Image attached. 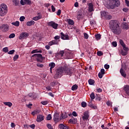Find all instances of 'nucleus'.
<instances>
[{"mask_svg": "<svg viewBox=\"0 0 129 129\" xmlns=\"http://www.w3.org/2000/svg\"><path fill=\"white\" fill-rule=\"evenodd\" d=\"M24 20H25V17H24V16L20 17V22H24Z\"/></svg>", "mask_w": 129, "mask_h": 129, "instance_id": "13d9d810", "label": "nucleus"}, {"mask_svg": "<svg viewBox=\"0 0 129 129\" xmlns=\"http://www.w3.org/2000/svg\"><path fill=\"white\" fill-rule=\"evenodd\" d=\"M84 37L85 39H88V38H89V35H88V34H87L86 33H84Z\"/></svg>", "mask_w": 129, "mask_h": 129, "instance_id": "c03bdc74", "label": "nucleus"}, {"mask_svg": "<svg viewBox=\"0 0 129 129\" xmlns=\"http://www.w3.org/2000/svg\"><path fill=\"white\" fill-rule=\"evenodd\" d=\"M88 83L90 85H93V84H94V83H95V81H94V80L90 79L88 80Z\"/></svg>", "mask_w": 129, "mask_h": 129, "instance_id": "cd10ccee", "label": "nucleus"}, {"mask_svg": "<svg viewBox=\"0 0 129 129\" xmlns=\"http://www.w3.org/2000/svg\"><path fill=\"white\" fill-rule=\"evenodd\" d=\"M28 96L29 97H31V98H33V99H35V93H30L28 94Z\"/></svg>", "mask_w": 129, "mask_h": 129, "instance_id": "72a5a7b5", "label": "nucleus"}, {"mask_svg": "<svg viewBox=\"0 0 129 129\" xmlns=\"http://www.w3.org/2000/svg\"><path fill=\"white\" fill-rule=\"evenodd\" d=\"M3 103L5 105L9 106V107H12L13 106V103L11 102H3Z\"/></svg>", "mask_w": 129, "mask_h": 129, "instance_id": "412c9836", "label": "nucleus"}, {"mask_svg": "<svg viewBox=\"0 0 129 129\" xmlns=\"http://www.w3.org/2000/svg\"><path fill=\"white\" fill-rule=\"evenodd\" d=\"M57 55H58L59 56V57H63V56L64 55V51L63 50H61L59 52H58L57 53Z\"/></svg>", "mask_w": 129, "mask_h": 129, "instance_id": "c756f323", "label": "nucleus"}, {"mask_svg": "<svg viewBox=\"0 0 129 129\" xmlns=\"http://www.w3.org/2000/svg\"><path fill=\"white\" fill-rule=\"evenodd\" d=\"M62 129H69V126H68L67 125H63Z\"/></svg>", "mask_w": 129, "mask_h": 129, "instance_id": "338daca9", "label": "nucleus"}, {"mask_svg": "<svg viewBox=\"0 0 129 129\" xmlns=\"http://www.w3.org/2000/svg\"><path fill=\"white\" fill-rule=\"evenodd\" d=\"M109 28L115 35L121 34V28L119 26V22L116 20H112L109 23Z\"/></svg>", "mask_w": 129, "mask_h": 129, "instance_id": "f03ea898", "label": "nucleus"}, {"mask_svg": "<svg viewBox=\"0 0 129 129\" xmlns=\"http://www.w3.org/2000/svg\"><path fill=\"white\" fill-rule=\"evenodd\" d=\"M32 57H35V59H36V61L37 62H40V63H42L43 61L45 60V57H43V55L40 53L33 54Z\"/></svg>", "mask_w": 129, "mask_h": 129, "instance_id": "39448f33", "label": "nucleus"}, {"mask_svg": "<svg viewBox=\"0 0 129 129\" xmlns=\"http://www.w3.org/2000/svg\"><path fill=\"white\" fill-rule=\"evenodd\" d=\"M61 39L62 40H69V36L68 35H65L63 32L60 33Z\"/></svg>", "mask_w": 129, "mask_h": 129, "instance_id": "f3484780", "label": "nucleus"}, {"mask_svg": "<svg viewBox=\"0 0 129 129\" xmlns=\"http://www.w3.org/2000/svg\"><path fill=\"white\" fill-rule=\"evenodd\" d=\"M57 82L54 81L50 84V85L51 86H55V85H57Z\"/></svg>", "mask_w": 129, "mask_h": 129, "instance_id": "603ef678", "label": "nucleus"}, {"mask_svg": "<svg viewBox=\"0 0 129 129\" xmlns=\"http://www.w3.org/2000/svg\"><path fill=\"white\" fill-rule=\"evenodd\" d=\"M69 123H71L72 124H76V123H77V118L73 117L69 120Z\"/></svg>", "mask_w": 129, "mask_h": 129, "instance_id": "2eb2a0df", "label": "nucleus"}, {"mask_svg": "<svg viewBox=\"0 0 129 129\" xmlns=\"http://www.w3.org/2000/svg\"><path fill=\"white\" fill-rule=\"evenodd\" d=\"M12 25L15 26L16 27H19L20 26V22L16 21L15 22H12Z\"/></svg>", "mask_w": 129, "mask_h": 129, "instance_id": "7c9ffc66", "label": "nucleus"}, {"mask_svg": "<svg viewBox=\"0 0 129 129\" xmlns=\"http://www.w3.org/2000/svg\"><path fill=\"white\" fill-rule=\"evenodd\" d=\"M67 117H68V115H67L66 112L61 113L60 119H65V118H67Z\"/></svg>", "mask_w": 129, "mask_h": 129, "instance_id": "a211bd4d", "label": "nucleus"}, {"mask_svg": "<svg viewBox=\"0 0 129 129\" xmlns=\"http://www.w3.org/2000/svg\"><path fill=\"white\" fill-rule=\"evenodd\" d=\"M89 118V113L88 111H85L84 113V116H82L83 120H87Z\"/></svg>", "mask_w": 129, "mask_h": 129, "instance_id": "f8f14e48", "label": "nucleus"}, {"mask_svg": "<svg viewBox=\"0 0 129 129\" xmlns=\"http://www.w3.org/2000/svg\"><path fill=\"white\" fill-rule=\"evenodd\" d=\"M63 126H64V124H62V123L59 124L58 125V127H59V128H60V129H63Z\"/></svg>", "mask_w": 129, "mask_h": 129, "instance_id": "6e6d98bb", "label": "nucleus"}, {"mask_svg": "<svg viewBox=\"0 0 129 129\" xmlns=\"http://www.w3.org/2000/svg\"><path fill=\"white\" fill-rule=\"evenodd\" d=\"M0 29L3 32H8V31H9V25L7 24H3L0 27Z\"/></svg>", "mask_w": 129, "mask_h": 129, "instance_id": "9d476101", "label": "nucleus"}, {"mask_svg": "<svg viewBox=\"0 0 129 129\" xmlns=\"http://www.w3.org/2000/svg\"><path fill=\"white\" fill-rule=\"evenodd\" d=\"M121 54L122 56H126L127 54V51L122 50L121 51Z\"/></svg>", "mask_w": 129, "mask_h": 129, "instance_id": "58836bf2", "label": "nucleus"}, {"mask_svg": "<svg viewBox=\"0 0 129 129\" xmlns=\"http://www.w3.org/2000/svg\"><path fill=\"white\" fill-rule=\"evenodd\" d=\"M25 3V5H30L32 4V1L30 0H24Z\"/></svg>", "mask_w": 129, "mask_h": 129, "instance_id": "f704fd0d", "label": "nucleus"}, {"mask_svg": "<svg viewBox=\"0 0 129 129\" xmlns=\"http://www.w3.org/2000/svg\"><path fill=\"white\" fill-rule=\"evenodd\" d=\"M91 108H93V109H96L97 108V106L96 105H94V104L92 105V106H91Z\"/></svg>", "mask_w": 129, "mask_h": 129, "instance_id": "69168bd1", "label": "nucleus"}, {"mask_svg": "<svg viewBox=\"0 0 129 129\" xmlns=\"http://www.w3.org/2000/svg\"><path fill=\"white\" fill-rule=\"evenodd\" d=\"M88 6V12H89V13H92V12H94V9H93V4H92V3H89Z\"/></svg>", "mask_w": 129, "mask_h": 129, "instance_id": "dca6fc26", "label": "nucleus"}, {"mask_svg": "<svg viewBox=\"0 0 129 129\" xmlns=\"http://www.w3.org/2000/svg\"><path fill=\"white\" fill-rule=\"evenodd\" d=\"M41 104H42L43 105H47V104H48V103H49V101H41Z\"/></svg>", "mask_w": 129, "mask_h": 129, "instance_id": "c9c22d12", "label": "nucleus"}, {"mask_svg": "<svg viewBox=\"0 0 129 129\" xmlns=\"http://www.w3.org/2000/svg\"><path fill=\"white\" fill-rule=\"evenodd\" d=\"M15 37H16V34H15V33L11 34L9 35L10 39H13V38H15Z\"/></svg>", "mask_w": 129, "mask_h": 129, "instance_id": "37998d69", "label": "nucleus"}, {"mask_svg": "<svg viewBox=\"0 0 129 129\" xmlns=\"http://www.w3.org/2000/svg\"><path fill=\"white\" fill-rule=\"evenodd\" d=\"M17 59H19V54H16L13 58V60L14 61H16L17 60Z\"/></svg>", "mask_w": 129, "mask_h": 129, "instance_id": "09e8293b", "label": "nucleus"}, {"mask_svg": "<svg viewBox=\"0 0 129 129\" xmlns=\"http://www.w3.org/2000/svg\"><path fill=\"white\" fill-rule=\"evenodd\" d=\"M77 89H78V85L75 84L72 86V90H73V91H75V90H77Z\"/></svg>", "mask_w": 129, "mask_h": 129, "instance_id": "bb28decb", "label": "nucleus"}, {"mask_svg": "<svg viewBox=\"0 0 129 129\" xmlns=\"http://www.w3.org/2000/svg\"><path fill=\"white\" fill-rule=\"evenodd\" d=\"M101 18H104L105 19H108L109 20H110V19L111 18V16L108 15V13L104 11L101 12Z\"/></svg>", "mask_w": 129, "mask_h": 129, "instance_id": "0eeeda50", "label": "nucleus"}, {"mask_svg": "<svg viewBox=\"0 0 129 129\" xmlns=\"http://www.w3.org/2000/svg\"><path fill=\"white\" fill-rule=\"evenodd\" d=\"M122 47H123V50H124V51H126V52H127V51H128V47H126L125 46H125H123Z\"/></svg>", "mask_w": 129, "mask_h": 129, "instance_id": "4d7b16f0", "label": "nucleus"}, {"mask_svg": "<svg viewBox=\"0 0 129 129\" xmlns=\"http://www.w3.org/2000/svg\"><path fill=\"white\" fill-rule=\"evenodd\" d=\"M81 105L82 107H86V105H87L86 102H82L81 103Z\"/></svg>", "mask_w": 129, "mask_h": 129, "instance_id": "3c124183", "label": "nucleus"}, {"mask_svg": "<svg viewBox=\"0 0 129 129\" xmlns=\"http://www.w3.org/2000/svg\"><path fill=\"white\" fill-rule=\"evenodd\" d=\"M120 5L119 0H105V6L107 9H111L113 10L115 8V6L119 7Z\"/></svg>", "mask_w": 129, "mask_h": 129, "instance_id": "7ed1b4c3", "label": "nucleus"}, {"mask_svg": "<svg viewBox=\"0 0 129 129\" xmlns=\"http://www.w3.org/2000/svg\"><path fill=\"white\" fill-rule=\"evenodd\" d=\"M104 68L106 69H109V65L108 64H105Z\"/></svg>", "mask_w": 129, "mask_h": 129, "instance_id": "774afa93", "label": "nucleus"}, {"mask_svg": "<svg viewBox=\"0 0 129 129\" xmlns=\"http://www.w3.org/2000/svg\"><path fill=\"white\" fill-rule=\"evenodd\" d=\"M112 44L113 47H116L117 46V42L116 41H113Z\"/></svg>", "mask_w": 129, "mask_h": 129, "instance_id": "864d4df0", "label": "nucleus"}, {"mask_svg": "<svg viewBox=\"0 0 129 129\" xmlns=\"http://www.w3.org/2000/svg\"><path fill=\"white\" fill-rule=\"evenodd\" d=\"M40 19H42V15H39L38 16H36L35 17H33L32 18V20L33 21H38V20H40Z\"/></svg>", "mask_w": 129, "mask_h": 129, "instance_id": "a878e982", "label": "nucleus"}, {"mask_svg": "<svg viewBox=\"0 0 129 129\" xmlns=\"http://www.w3.org/2000/svg\"><path fill=\"white\" fill-rule=\"evenodd\" d=\"M12 2L15 5V7H18L20 5V0H12Z\"/></svg>", "mask_w": 129, "mask_h": 129, "instance_id": "5701e85b", "label": "nucleus"}, {"mask_svg": "<svg viewBox=\"0 0 129 129\" xmlns=\"http://www.w3.org/2000/svg\"><path fill=\"white\" fill-rule=\"evenodd\" d=\"M3 50V52H5L6 53H8V52H9V48L8 47H5Z\"/></svg>", "mask_w": 129, "mask_h": 129, "instance_id": "de8ad7c7", "label": "nucleus"}, {"mask_svg": "<svg viewBox=\"0 0 129 129\" xmlns=\"http://www.w3.org/2000/svg\"><path fill=\"white\" fill-rule=\"evenodd\" d=\"M36 65L37 67H39V68H43V67H44V64H41L40 63H37Z\"/></svg>", "mask_w": 129, "mask_h": 129, "instance_id": "79ce46f5", "label": "nucleus"}, {"mask_svg": "<svg viewBox=\"0 0 129 129\" xmlns=\"http://www.w3.org/2000/svg\"><path fill=\"white\" fill-rule=\"evenodd\" d=\"M8 14V6L5 4H2L0 6V16L5 17Z\"/></svg>", "mask_w": 129, "mask_h": 129, "instance_id": "20e7f679", "label": "nucleus"}, {"mask_svg": "<svg viewBox=\"0 0 129 129\" xmlns=\"http://www.w3.org/2000/svg\"><path fill=\"white\" fill-rule=\"evenodd\" d=\"M63 73H64L66 75H69L71 76L73 73V71L67 67H61L58 69L55 74V79H58L63 75Z\"/></svg>", "mask_w": 129, "mask_h": 129, "instance_id": "f257e3e1", "label": "nucleus"}, {"mask_svg": "<svg viewBox=\"0 0 129 129\" xmlns=\"http://www.w3.org/2000/svg\"><path fill=\"white\" fill-rule=\"evenodd\" d=\"M77 19L78 20H80L81 19V17H82V14L80 13H78L77 14Z\"/></svg>", "mask_w": 129, "mask_h": 129, "instance_id": "4c0bfd02", "label": "nucleus"}, {"mask_svg": "<svg viewBox=\"0 0 129 129\" xmlns=\"http://www.w3.org/2000/svg\"><path fill=\"white\" fill-rule=\"evenodd\" d=\"M106 104L108 106H110L111 105H112V102H110V101H108L106 102Z\"/></svg>", "mask_w": 129, "mask_h": 129, "instance_id": "8fccbe9b", "label": "nucleus"}, {"mask_svg": "<svg viewBox=\"0 0 129 129\" xmlns=\"http://www.w3.org/2000/svg\"><path fill=\"white\" fill-rule=\"evenodd\" d=\"M119 43H120V45H122V47L123 46H125V44H124V42H123V40L120 39L119 40Z\"/></svg>", "mask_w": 129, "mask_h": 129, "instance_id": "a18cd8bd", "label": "nucleus"}, {"mask_svg": "<svg viewBox=\"0 0 129 129\" xmlns=\"http://www.w3.org/2000/svg\"><path fill=\"white\" fill-rule=\"evenodd\" d=\"M96 100H98V101H101V96H97L96 97Z\"/></svg>", "mask_w": 129, "mask_h": 129, "instance_id": "052dcab7", "label": "nucleus"}, {"mask_svg": "<svg viewBox=\"0 0 129 129\" xmlns=\"http://www.w3.org/2000/svg\"><path fill=\"white\" fill-rule=\"evenodd\" d=\"M35 53H42V50L39 49H36L31 51V54H35Z\"/></svg>", "mask_w": 129, "mask_h": 129, "instance_id": "393cba45", "label": "nucleus"}, {"mask_svg": "<svg viewBox=\"0 0 129 129\" xmlns=\"http://www.w3.org/2000/svg\"><path fill=\"white\" fill-rule=\"evenodd\" d=\"M123 90H124V91H125L126 94H127V95H129V86L128 85L124 86Z\"/></svg>", "mask_w": 129, "mask_h": 129, "instance_id": "aec40b11", "label": "nucleus"}, {"mask_svg": "<svg viewBox=\"0 0 129 129\" xmlns=\"http://www.w3.org/2000/svg\"><path fill=\"white\" fill-rule=\"evenodd\" d=\"M56 64L54 62H50L49 64V67H50V69H53V68H55Z\"/></svg>", "mask_w": 129, "mask_h": 129, "instance_id": "c85d7f7f", "label": "nucleus"}, {"mask_svg": "<svg viewBox=\"0 0 129 129\" xmlns=\"http://www.w3.org/2000/svg\"><path fill=\"white\" fill-rule=\"evenodd\" d=\"M72 115H73V116H78V115L76 111H73L72 113Z\"/></svg>", "mask_w": 129, "mask_h": 129, "instance_id": "680f3d73", "label": "nucleus"}, {"mask_svg": "<svg viewBox=\"0 0 129 129\" xmlns=\"http://www.w3.org/2000/svg\"><path fill=\"white\" fill-rule=\"evenodd\" d=\"M15 53V50H10L8 52V54H9L10 55H13V53Z\"/></svg>", "mask_w": 129, "mask_h": 129, "instance_id": "5fc2aeb1", "label": "nucleus"}, {"mask_svg": "<svg viewBox=\"0 0 129 129\" xmlns=\"http://www.w3.org/2000/svg\"><path fill=\"white\" fill-rule=\"evenodd\" d=\"M35 126H36V125H35V124H32L31 125H30V127L33 129H34Z\"/></svg>", "mask_w": 129, "mask_h": 129, "instance_id": "0e129e2a", "label": "nucleus"}, {"mask_svg": "<svg viewBox=\"0 0 129 129\" xmlns=\"http://www.w3.org/2000/svg\"><path fill=\"white\" fill-rule=\"evenodd\" d=\"M54 40L60 42V36L56 35L54 37Z\"/></svg>", "mask_w": 129, "mask_h": 129, "instance_id": "a19ab883", "label": "nucleus"}, {"mask_svg": "<svg viewBox=\"0 0 129 129\" xmlns=\"http://www.w3.org/2000/svg\"><path fill=\"white\" fill-rule=\"evenodd\" d=\"M69 25H71V26H73L74 25V21L72 20V19H69L68 21Z\"/></svg>", "mask_w": 129, "mask_h": 129, "instance_id": "473e14b6", "label": "nucleus"}, {"mask_svg": "<svg viewBox=\"0 0 129 129\" xmlns=\"http://www.w3.org/2000/svg\"><path fill=\"white\" fill-rule=\"evenodd\" d=\"M61 12H62V11H61V10H58L57 11V13H56V15H57V16H60V15H61Z\"/></svg>", "mask_w": 129, "mask_h": 129, "instance_id": "bf43d9fd", "label": "nucleus"}, {"mask_svg": "<svg viewBox=\"0 0 129 129\" xmlns=\"http://www.w3.org/2000/svg\"><path fill=\"white\" fill-rule=\"evenodd\" d=\"M97 54L98 56H102L103 55V53H102V51H97Z\"/></svg>", "mask_w": 129, "mask_h": 129, "instance_id": "49530a36", "label": "nucleus"}, {"mask_svg": "<svg viewBox=\"0 0 129 129\" xmlns=\"http://www.w3.org/2000/svg\"><path fill=\"white\" fill-rule=\"evenodd\" d=\"M122 28L123 30H128V24L127 23H123Z\"/></svg>", "mask_w": 129, "mask_h": 129, "instance_id": "4be33fe9", "label": "nucleus"}, {"mask_svg": "<svg viewBox=\"0 0 129 129\" xmlns=\"http://www.w3.org/2000/svg\"><path fill=\"white\" fill-rule=\"evenodd\" d=\"M95 37L96 40H100V39H101V35H100V34H97L95 35Z\"/></svg>", "mask_w": 129, "mask_h": 129, "instance_id": "2f4dec72", "label": "nucleus"}, {"mask_svg": "<svg viewBox=\"0 0 129 129\" xmlns=\"http://www.w3.org/2000/svg\"><path fill=\"white\" fill-rule=\"evenodd\" d=\"M47 25L49 27H52V28H53V29H54L55 30H57V28H58V26H59L58 24L54 22L53 21L48 22L47 23Z\"/></svg>", "mask_w": 129, "mask_h": 129, "instance_id": "423d86ee", "label": "nucleus"}, {"mask_svg": "<svg viewBox=\"0 0 129 129\" xmlns=\"http://www.w3.org/2000/svg\"><path fill=\"white\" fill-rule=\"evenodd\" d=\"M60 116L58 113H55L53 115V120L55 122H58L60 120Z\"/></svg>", "mask_w": 129, "mask_h": 129, "instance_id": "9b49d317", "label": "nucleus"}, {"mask_svg": "<svg viewBox=\"0 0 129 129\" xmlns=\"http://www.w3.org/2000/svg\"><path fill=\"white\" fill-rule=\"evenodd\" d=\"M104 74H105V70H104V69H101L100 70V72H99L98 74V76L99 78L101 79V78L103 77V75H104Z\"/></svg>", "mask_w": 129, "mask_h": 129, "instance_id": "ddd939ff", "label": "nucleus"}, {"mask_svg": "<svg viewBox=\"0 0 129 129\" xmlns=\"http://www.w3.org/2000/svg\"><path fill=\"white\" fill-rule=\"evenodd\" d=\"M29 37V33L23 32L20 34L19 36L20 40H24V39H27Z\"/></svg>", "mask_w": 129, "mask_h": 129, "instance_id": "6e6552de", "label": "nucleus"}, {"mask_svg": "<svg viewBox=\"0 0 129 129\" xmlns=\"http://www.w3.org/2000/svg\"><path fill=\"white\" fill-rule=\"evenodd\" d=\"M33 25H35V21L33 20L28 21L26 23V26H28V27H31V26H33Z\"/></svg>", "mask_w": 129, "mask_h": 129, "instance_id": "6ab92c4d", "label": "nucleus"}, {"mask_svg": "<svg viewBox=\"0 0 129 129\" xmlns=\"http://www.w3.org/2000/svg\"><path fill=\"white\" fill-rule=\"evenodd\" d=\"M45 119V116L42 114H38L37 116L36 121L37 122H41Z\"/></svg>", "mask_w": 129, "mask_h": 129, "instance_id": "1a4fd4ad", "label": "nucleus"}, {"mask_svg": "<svg viewBox=\"0 0 129 129\" xmlns=\"http://www.w3.org/2000/svg\"><path fill=\"white\" fill-rule=\"evenodd\" d=\"M46 119L47 120H51L52 119V115L51 114H48L46 117Z\"/></svg>", "mask_w": 129, "mask_h": 129, "instance_id": "ea45409f", "label": "nucleus"}, {"mask_svg": "<svg viewBox=\"0 0 129 129\" xmlns=\"http://www.w3.org/2000/svg\"><path fill=\"white\" fill-rule=\"evenodd\" d=\"M49 46H53V45H59L58 40H56L55 39L52 40L48 43Z\"/></svg>", "mask_w": 129, "mask_h": 129, "instance_id": "4468645a", "label": "nucleus"}, {"mask_svg": "<svg viewBox=\"0 0 129 129\" xmlns=\"http://www.w3.org/2000/svg\"><path fill=\"white\" fill-rule=\"evenodd\" d=\"M90 98H91V99H92V100L95 98V94H94V93H92L91 94Z\"/></svg>", "mask_w": 129, "mask_h": 129, "instance_id": "e433bc0d", "label": "nucleus"}, {"mask_svg": "<svg viewBox=\"0 0 129 129\" xmlns=\"http://www.w3.org/2000/svg\"><path fill=\"white\" fill-rule=\"evenodd\" d=\"M96 90L97 92H102V89H101L100 88H97Z\"/></svg>", "mask_w": 129, "mask_h": 129, "instance_id": "e2e57ef3", "label": "nucleus"}, {"mask_svg": "<svg viewBox=\"0 0 129 129\" xmlns=\"http://www.w3.org/2000/svg\"><path fill=\"white\" fill-rule=\"evenodd\" d=\"M120 73L121 75V76H122L124 78H125V77H126V74H125V73H124V72L123 71V69H121L120 70Z\"/></svg>", "mask_w": 129, "mask_h": 129, "instance_id": "b1692460", "label": "nucleus"}]
</instances>
